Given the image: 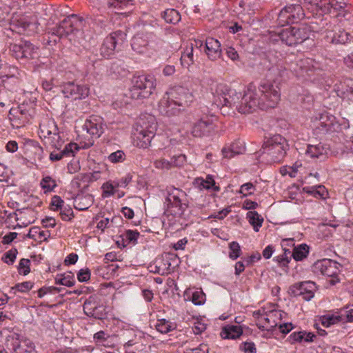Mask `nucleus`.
Masks as SVG:
<instances>
[{"label": "nucleus", "mask_w": 353, "mask_h": 353, "mask_svg": "<svg viewBox=\"0 0 353 353\" xmlns=\"http://www.w3.org/2000/svg\"><path fill=\"white\" fill-rule=\"evenodd\" d=\"M154 165L157 169H170L172 168V163L165 159H159L154 162Z\"/></svg>", "instance_id": "774afa93"}, {"label": "nucleus", "mask_w": 353, "mask_h": 353, "mask_svg": "<svg viewBox=\"0 0 353 353\" xmlns=\"http://www.w3.org/2000/svg\"><path fill=\"white\" fill-rule=\"evenodd\" d=\"M156 79L150 74L134 76L130 89V97L134 99L148 98L155 90Z\"/></svg>", "instance_id": "39448f33"}, {"label": "nucleus", "mask_w": 353, "mask_h": 353, "mask_svg": "<svg viewBox=\"0 0 353 353\" xmlns=\"http://www.w3.org/2000/svg\"><path fill=\"white\" fill-rule=\"evenodd\" d=\"M105 170L106 168L105 165L102 164L101 166L99 165V170L94 169L91 173L78 174L74 179V182L78 185V187H80L79 181L84 182H92L97 181L101 178V174Z\"/></svg>", "instance_id": "7c9ffc66"}, {"label": "nucleus", "mask_w": 353, "mask_h": 353, "mask_svg": "<svg viewBox=\"0 0 353 353\" xmlns=\"http://www.w3.org/2000/svg\"><path fill=\"white\" fill-rule=\"evenodd\" d=\"M309 254V247L306 244H301L292 250L294 259L296 261H303Z\"/></svg>", "instance_id": "a19ab883"}, {"label": "nucleus", "mask_w": 353, "mask_h": 353, "mask_svg": "<svg viewBox=\"0 0 353 353\" xmlns=\"http://www.w3.org/2000/svg\"><path fill=\"white\" fill-rule=\"evenodd\" d=\"M51 31L52 34L57 35L60 38L68 35L66 32V29H65V26L63 25V21L58 26L52 28Z\"/></svg>", "instance_id": "338daca9"}, {"label": "nucleus", "mask_w": 353, "mask_h": 353, "mask_svg": "<svg viewBox=\"0 0 353 353\" xmlns=\"http://www.w3.org/2000/svg\"><path fill=\"white\" fill-rule=\"evenodd\" d=\"M100 303L99 296L97 295L90 296L83 303V311L88 316Z\"/></svg>", "instance_id": "a18cd8bd"}, {"label": "nucleus", "mask_w": 353, "mask_h": 353, "mask_svg": "<svg viewBox=\"0 0 353 353\" xmlns=\"http://www.w3.org/2000/svg\"><path fill=\"white\" fill-rule=\"evenodd\" d=\"M281 99L280 88L275 83L261 81L256 88L250 83L244 94L229 90L227 96H223V105L234 107L241 114L252 113L256 108L261 110L274 108Z\"/></svg>", "instance_id": "f257e3e1"}, {"label": "nucleus", "mask_w": 353, "mask_h": 353, "mask_svg": "<svg viewBox=\"0 0 353 353\" xmlns=\"http://www.w3.org/2000/svg\"><path fill=\"white\" fill-rule=\"evenodd\" d=\"M20 111L19 109L13 108H11L9 111L10 120L12 125H16L17 128L23 126L29 122V120L26 118L25 119V117L21 114Z\"/></svg>", "instance_id": "72a5a7b5"}, {"label": "nucleus", "mask_w": 353, "mask_h": 353, "mask_svg": "<svg viewBox=\"0 0 353 353\" xmlns=\"http://www.w3.org/2000/svg\"><path fill=\"white\" fill-rule=\"evenodd\" d=\"M17 250L11 249L6 252L2 258L3 261L8 264H12L17 257Z\"/></svg>", "instance_id": "0e129e2a"}, {"label": "nucleus", "mask_w": 353, "mask_h": 353, "mask_svg": "<svg viewBox=\"0 0 353 353\" xmlns=\"http://www.w3.org/2000/svg\"><path fill=\"white\" fill-rule=\"evenodd\" d=\"M325 38L327 42L334 44H345L350 41V33L338 26H334L330 30L326 29Z\"/></svg>", "instance_id": "6ab92c4d"}, {"label": "nucleus", "mask_w": 353, "mask_h": 353, "mask_svg": "<svg viewBox=\"0 0 353 353\" xmlns=\"http://www.w3.org/2000/svg\"><path fill=\"white\" fill-rule=\"evenodd\" d=\"M10 50L13 56L17 59L23 58V41H21L19 44H13L11 46Z\"/></svg>", "instance_id": "680f3d73"}, {"label": "nucleus", "mask_w": 353, "mask_h": 353, "mask_svg": "<svg viewBox=\"0 0 353 353\" xmlns=\"http://www.w3.org/2000/svg\"><path fill=\"white\" fill-rule=\"evenodd\" d=\"M204 51L208 58L211 61H216L222 56L221 43L212 37L206 39L204 46Z\"/></svg>", "instance_id": "b1692460"}, {"label": "nucleus", "mask_w": 353, "mask_h": 353, "mask_svg": "<svg viewBox=\"0 0 353 353\" xmlns=\"http://www.w3.org/2000/svg\"><path fill=\"white\" fill-rule=\"evenodd\" d=\"M247 219L254 231L258 232L263 222V217L256 211H250L247 213Z\"/></svg>", "instance_id": "58836bf2"}, {"label": "nucleus", "mask_w": 353, "mask_h": 353, "mask_svg": "<svg viewBox=\"0 0 353 353\" xmlns=\"http://www.w3.org/2000/svg\"><path fill=\"white\" fill-rule=\"evenodd\" d=\"M307 9L314 16H323L324 14H332L334 17L341 15L338 13L347 4L348 0H304Z\"/></svg>", "instance_id": "20e7f679"}, {"label": "nucleus", "mask_w": 353, "mask_h": 353, "mask_svg": "<svg viewBox=\"0 0 353 353\" xmlns=\"http://www.w3.org/2000/svg\"><path fill=\"white\" fill-rule=\"evenodd\" d=\"M6 347L14 353H32L34 343L29 339L20 340L19 334L14 333L7 337Z\"/></svg>", "instance_id": "dca6fc26"}, {"label": "nucleus", "mask_w": 353, "mask_h": 353, "mask_svg": "<svg viewBox=\"0 0 353 353\" xmlns=\"http://www.w3.org/2000/svg\"><path fill=\"white\" fill-rule=\"evenodd\" d=\"M325 273L323 274L325 276L330 277L329 283L331 285H335L339 282V279L337 278L338 274L340 271L339 268L341 265L334 261V264H330Z\"/></svg>", "instance_id": "e433bc0d"}, {"label": "nucleus", "mask_w": 353, "mask_h": 353, "mask_svg": "<svg viewBox=\"0 0 353 353\" xmlns=\"http://www.w3.org/2000/svg\"><path fill=\"white\" fill-rule=\"evenodd\" d=\"M305 17V12L300 4H290L281 10L278 14L279 24L284 26L288 23H298Z\"/></svg>", "instance_id": "9d476101"}, {"label": "nucleus", "mask_w": 353, "mask_h": 353, "mask_svg": "<svg viewBox=\"0 0 353 353\" xmlns=\"http://www.w3.org/2000/svg\"><path fill=\"white\" fill-rule=\"evenodd\" d=\"M243 334V330L239 325H228L225 327L221 332L223 339H235Z\"/></svg>", "instance_id": "473e14b6"}, {"label": "nucleus", "mask_w": 353, "mask_h": 353, "mask_svg": "<svg viewBox=\"0 0 353 353\" xmlns=\"http://www.w3.org/2000/svg\"><path fill=\"white\" fill-rule=\"evenodd\" d=\"M215 131V124L208 118H202L192 124L191 134L194 137L212 135Z\"/></svg>", "instance_id": "a211bd4d"}, {"label": "nucleus", "mask_w": 353, "mask_h": 353, "mask_svg": "<svg viewBox=\"0 0 353 353\" xmlns=\"http://www.w3.org/2000/svg\"><path fill=\"white\" fill-rule=\"evenodd\" d=\"M75 281L73 276L68 275H57L55 278V283L57 285H62L67 287H72L74 285Z\"/></svg>", "instance_id": "09e8293b"}, {"label": "nucleus", "mask_w": 353, "mask_h": 353, "mask_svg": "<svg viewBox=\"0 0 353 353\" xmlns=\"http://www.w3.org/2000/svg\"><path fill=\"white\" fill-rule=\"evenodd\" d=\"M116 181H108L103 184V196L105 197H108L112 195H114L115 193V189L117 188Z\"/></svg>", "instance_id": "8fccbe9b"}, {"label": "nucleus", "mask_w": 353, "mask_h": 353, "mask_svg": "<svg viewBox=\"0 0 353 353\" xmlns=\"http://www.w3.org/2000/svg\"><path fill=\"white\" fill-rule=\"evenodd\" d=\"M80 147L75 143H70L65 145L64 148L59 151H53L50 154V160L52 161H59L64 157H74Z\"/></svg>", "instance_id": "bb28decb"}, {"label": "nucleus", "mask_w": 353, "mask_h": 353, "mask_svg": "<svg viewBox=\"0 0 353 353\" xmlns=\"http://www.w3.org/2000/svg\"><path fill=\"white\" fill-rule=\"evenodd\" d=\"M240 350L244 353H256V345L253 342H243L239 346Z\"/></svg>", "instance_id": "69168bd1"}, {"label": "nucleus", "mask_w": 353, "mask_h": 353, "mask_svg": "<svg viewBox=\"0 0 353 353\" xmlns=\"http://www.w3.org/2000/svg\"><path fill=\"white\" fill-rule=\"evenodd\" d=\"M203 42L199 39L190 40L181 47V64L183 68H188L195 61V57L198 56L197 52L201 50Z\"/></svg>", "instance_id": "9b49d317"}, {"label": "nucleus", "mask_w": 353, "mask_h": 353, "mask_svg": "<svg viewBox=\"0 0 353 353\" xmlns=\"http://www.w3.org/2000/svg\"><path fill=\"white\" fill-rule=\"evenodd\" d=\"M63 21L65 29L69 35L82 27L83 19L76 14H72L65 18Z\"/></svg>", "instance_id": "c756f323"}, {"label": "nucleus", "mask_w": 353, "mask_h": 353, "mask_svg": "<svg viewBox=\"0 0 353 353\" xmlns=\"http://www.w3.org/2000/svg\"><path fill=\"white\" fill-rule=\"evenodd\" d=\"M161 16L165 22L172 24H176L181 20V14L175 9H166L161 12Z\"/></svg>", "instance_id": "4c0bfd02"}, {"label": "nucleus", "mask_w": 353, "mask_h": 353, "mask_svg": "<svg viewBox=\"0 0 353 353\" xmlns=\"http://www.w3.org/2000/svg\"><path fill=\"white\" fill-rule=\"evenodd\" d=\"M30 261L27 259H22L20 260L18 271L20 274L27 275L30 271Z\"/></svg>", "instance_id": "052dcab7"}, {"label": "nucleus", "mask_w": 353, "mask_h": 353, "mask_svg": "<svg viewBox=\"0 0 353 353\" xmlns=\"http://www.w3.org/2000/svg\"><path fill=\"white\" fill-rule=\"evenodd\" d=\"M60 210V216L62 220L68 221L71 220V219L74 216L73 210L70 206H63L61 208Z\"/></svg>", "instance_id": "e2e57ef3"}, {"label": "nucleus", "mask_w": 353, "mask_h": 353, "mask_svg": "<svg viewBox=\"0 0 353 353\" xmlns=\"http://www.w3.org/2000/svg\"><path fill=\"white\" fill-rule=\"evenodd\" d=\"M61 91L65 97L76 100L87 97L90 88L86 85H80L73 81H69L62 85Z\"/></svg>", "instance_id": "f3484780"}, {"label": "nucleus", "mask_w": 353, "mask_h": 353, "mask_svg": "<svg viewBox=\"0 0 353 353\" xmlns=\"http://www.w3.org/2000/svg\"><path fill=\"white\" fill-rule=\"evenodd\" d=\"M311 29L307 24H301L298 27H290L278 32L276 37L289 46H296L303 43L310 37Z\"/></svg>", "instance_id": "0eeeda50"}, {"label": "nucleus", "mask_w": 353, "mask_h": 353, "mask_svg": "<svg viewBox=\"0 0 353 353\" xmlns=\"http://www.w3.org/2000/svg\"><path fill=\"white\" fill-rule=\"evenodd\" d=\"M210 89L212 94L219 98L220 103H223V96H227L229 91L227 85L223 83H215L211 86Z\"/></svg>", "instance_id": "c03bdc74"}, {"label": "nucleus", "mask_w": 353, "mask_h": 353, "mask_svg": "<svg viewBox=\"0 0 353 353\" xmlns=\"http://www.w3.org/2000/svg\"><path fill=\"white\" fill-rule=\"evenodd\" d=\"M139 236V233L137 231L127 230L123 234V240L127 241L128 243L134 245L137 243Z\"/></svg>", "instance_id": "bf43d9fd"}, {"label": "nucleus", "mask_w": 353, "mask_h": 353, "mask_svg": "<svg viewBox=\"0 0 353 353\" xmlns=\"http://www.w3.org/2000/svg\"><path fill=\"white\" fill-rule=\"evenodd\" d=\"M303 190L317 199H324L327 195V190L323 185L305 187Z\"/></svg>", "instance_id": "37998d69"}, {"label": "nucleus", "mask_w": 353, "mask_h": 353, "mask_svg": "<svg viewBox=\"0 0 353 353\" xmlns=\"http://www.w3.org/2000/svg\"><path fill=\"white\" fill-rule=\"evenodd\" d=\"M134 0H108L107 5L108 8L123 9L128 5H132Z\"/></svg>", "instance_id": "603ef678"}, {"label": "nucleus", "mask_w": 353, "mask_h": 353, "mask_svg": "<svg viewBox=\"0 0 353 353\" xmlns=\"http://www.w3.org/2000/svg\"><path fill=\"white\" fill-rule=\"evenodd\" d=\"M48 139L50 141V144H51L52 147L55 148L58 150L61 148L63 144V140L61 139L59 134V130H57V133H54L51 136V139Z\"/></svg>", "instance_id": "6e6d98bb"}, {"label": "nucleus", "mask_w": 353, "mask_h": 353, "mask_svg": "<svg viewBox=\"0 0 353 353\" xmlns=\"http://www.w3.org/2000/svg\"><path fill=\"white\" fill-rule=\"evenodd\" d=\"M159 111L163 115L172 117L179 114L182 110L181 108L168 99V97L165 94L159 102Z\"/></svg>", "instance_id": "393cba45"}, {"label": "nucleus", "mask_w": 353, "mask_h": 353, "mask_svg": "<svg viewBox=\"0 0 353 353\" xmlns=\"http://www.w3.org/2000/svg\"><path fill=\"white\" fill-rule=\"evenodd\" d=\"M37 48L29 41H23V58L34 59L37 55Z\"/></svg>", "instance_id": "49530a36"}, {"label": "nucleus", "mask_w": 353, "mask_h": 353, "mask_svg": "<svg viewBox=\"0 0 353 353\" xmlns=\"http://www.w3.org/2000/svg\"><path fill=\"white\" fill-rule=\"evenodd\" d=\"M330 148L327 145L319 142L317 144H307L305 154L314 160H324L327 157Z\"/></svg>", "instance_id": "4be33fe9"}, {"label": "nucleus", "mask_w": 353, "mask_h": 353, "mask_svg": "<svg viewBox=\"0 0 353 353\" xmlns=\"http://www.w3.org/2000/svg\"><path fill=\"white\" fill-rule=\"evenodd\" d=\"M148 125L141 124L140 129L137 130L134 134V141L139 148H146L151 143L152 139L154 137L157 130V124L154 119L150 117Z\"/></svg>", "instance_id": "ddd939ff"}, {"label": "nucleus", "mask_w": 353, "mask_h": 353, "mask_svg": "<svg viewBox=\"0 0 353 353\" xmlns=\"http://www.w3.org/2000/svg\"><path fill=\"white\" fill-rule=\"evenodd\" d=\"M32 23H30L26 16H16L13 17L10 23V29L12 32H16L19 34L25 33L32 26Z\"/></svg>", "instance_id": "cd10ccee"}, {"label": "nucleus", "mask_w": 353, "mask_h": 353, "mask_svg": "<svg viewBox=\"0 0 353 353\" xmlns=\"http://www.w3.org/2000/svg\"><path fill=\"white\" fill-rule=\"evenodd\" d=\"M88 316L93 317L97 319H102L105 316V307L102 304H99L93 310V312H90L88 315Z\"/></svg>", "instance_id": "4d7b16f0"}, {"label": "nucleus", "mask_w": 353, "mask_h": 353, "mask_svg": "<svg viewBox=\"0 0 353 353\" xmlns=\"http://www.w3.org/2000/svg\"><path fill=\"white\" fill-rule=\"evenodd\" d=\"M154 272L157 273L160 275H165L170 273V263L168 259L160 258L156 259L154 262Z\"/></svg>", "instance_id": "c9c22d12"}, {"label": "nucleus", "mask_w": 353, "mask_h": 353, "mask_svg": "<svg viewBox=\"0 0 353 353\" xmlns=\"http://www.w3.org/2000/svg\"><path fill=\"white\" fill-rule=\"evenodd\" d=\"M315 283L312 281H305L295 283L290 288L291 294L294 296H302L303 299L310 301L314 296Z\"/></svg>", "instance_id": "412c9836"}, {"label": "nucleus", "mask_w": 353, "mask_h": 353, "mask_svg": "<svg viewBox=\"0 0 353 353\" xmlns=\"http://www.w3.org/2000/svg\"><path fill=\"white\" fill-rule=\"evenodd\" d=\"M105 124L101 117L92 115L87 119L82 126L83 130L85 131L90 137L88 141L81 147L88 148L94 143L93 139L99 138L104 132Z\"/></svg>", "instance_id": "1a4fd4ad"}, {"label": "nucleus", "mask_w": 353, "mask_h": 353, "mask_svg": "<svg viewBox=\"0 0 353 353\" xmlns=\"http://www.w3.org/2000/svg\"><path fill=\"white\" fill-rule=\"evenodd\" d=\"M93 202L94 199L91 194L79 193L74 199V207L79 211H83L88 209Z\"/></svg>", "instance_id": "2f4dec72"}, {"label": "nucleus", "mask_w": 353, "mask_h": 353, "mask_svg": "<svg viewBox=\"0 0 353 353\" xmlns=\"http://www.w3.org/2000/svg\"><path fill=\"white\" fill-rule=\"evenodd\" d=\"M241 153V149L237 150L236 143H232L229 147H225L222 149V154L224 158L231 159L236 154Z\"/></svg>", "instance_id": "3c124183"}, {"label": "nucleus", "mask_w": 353, "mask_h": 353, "mask_svg": "<svg viewBox=\"0 0 353 353\" xmlns=\"http://www.w3.org/2000/svg\"><path fill=\"white\" fill-rule=\"evenodd\" d=\"M281 317L279 312L276 310L269 311L262 316L256 325L261 330H271L277 326L276 320Z\"/></svg>", "instance_id": "5701e85b"}, {"label": "nucleus", "mask_w": 353, "mask_h": 353, "mask_svg": "<svg viewBox=\"0 0 353 353\" xmlns=\"http://www.w3.org/2000/svg\"><path fill=\"white\" fill-rule=\"evenodd\" d=\"M330 264H334V261L328 259L317 261L312 265V272L318 276H323Z\"/></svg>", "instance_id": "f704fd0d"}, {"label": "nucleus", "mask_w": 353, "mask_h": 353, "mask_svg": "<svg viewBox=\"0 0 353 353\" xmlns=\"http://www.w3.org/2000/svg\"><path fill=\"white\" fill-rule=\"evenodd\" d=\"M316 339L317 336L313 332L307 331H299L293 332L292 334H290V335L287 339V341L290 344H294L296 343H308L315 341Z\"/></svg>", "instance_id": "a878e982"}, {"label": "nucleus", "mask_w": 353, "mask_h": 353, "mask_svg": "<svg viewBox=\"0 0 353 353\" xmlns=\"http://www.w3.org/2000/svg\"><path fill=\"white\" fill-rule=\"evenodd\" d=\"M163 41L158 38L154 33L149 32H139L134 36L132 40V48L137 53H144L148 46L154 49L161 48Z\"/></svg>", "instance_id": "6e6552de"}, {"label": "nucleus", "mask_w": 353, "mask_h": 353, "mask_svg": "<svg viewBox=\"0 0 353 353\" xmlns=\"http://www.w3.org/2000/svg\"><path fill=\"white\" fill-rule=\"evenodd\" d=\"M342 128L343 124L339 123L334 116L325 112L320 114L314 130L316 134H326L340 132Z\"/></svg>", "instance_id": "4468645a"}, {"label": "nucleus", "mask_w": 353, "mask_h": 353, "mask_svg": "<svg viewBox=\"0 0 353 353\" xmlns=\"http://www.w3.org/2000/svg\"><path fill=\"white\" fill-rule=\"evenodd\" d=\"M176 328V325L165 319H158L156 325L157 331L162 334H167Z\"/></svg>", "instance_id": "79ce46f5"}, {"label": "nucleus", "mask_w": 353, "mask_h": 353, "mask_svg": "<svg viewBox=\"0 0 353 353\" xmlns=\"http://www.w3.org/2000/svg\"><path fill=\"white\" fill-rule=\"evenodd\" d=\"M196 182L201 189L209 190L214 188L215 185L214 180L210 175H208L205 179L198 178L196 179Z\"/></svg>", "instance_id": "de8ad7c7"}, {"label": "nucleus", "mask_w": 353, "mask_h": 353, "mask_svg": "<svg viewBox=\"0 0 353 353\" xmlns=\"http://www.w3.org/2000/svg\"><path fill=\"white\" fill-rule=\"evenodd\" d=\"M125 159V154L122 150H117L108 156V160L113 163L123 162Z\"/></svg>", "instance_id": "13d9d810"}, {"label": "nucleus", "mask_w": 353, "mask_h": 353, "mask_svg": "<svg viewBox=\"0 0 353 353\" xmlns=\"http://www.w3.org/2000/svg\"><path fill=\"white\" fill-rule=\"evenodd\" d=\"M126 34L121 30H117L106 37L100 48L103 57H108L114 51L117 45H121L125 40Z\"/></svg>", "instance_id": "2eb2a0df"}, {"label": "nucleus", "mask_w": 353, "mask_h": 353, "mask_svg": "<svg viewBox=\"0 0 353 353\" xmlns=\"http://www.w3.org/2000/svg\"><path fill=\"white\" fill-rule=\"evenodd\" d=\"M288 149L287 140L282 136L276 134L264 143L259 156L267 163H278L283 161Z\"/></svg>", "instance_id": "7ed1b4c3"}, {"label": "nucleus", "mask_w": 353, "mask_h": 353, "mask_svg": "<svg viewBox=\"0 0 353 353\" xmlns=\"http://www.w3.org/2000/svg\"><path fill=\"white\" fill-rule=\"evenodd\" d=\"M270 62L272 66L269 70L275 76L282 77L284 76L287 70H291L299 77L306 79L312 77L317 74L321 70V63L312 58H295L294 62L290 57L286 60L281 57L279 54V57H269Z\"/></svg>", "instance_id": "f03ea898"}, {"label": "nucleus", "mask_w": 353, "mask_h": 353, "mask_svg": "<svg viewBox=\"0 0 353 353\" xmlns=\"http://www.w3.org/2000/svg\"><path fill=\"white\" fill-rule=\"evenodd\" d=\"M229 248L230 250L229 256L230 259L235 260L236 259L241 253V250L239 244L236 241H232L230 243Z\"/></svg>", "instance_id": "5fc2aeb1"}, {"label": "nucleus", "mask_w": 353, "mask_h": 353, "mask_svg": "<svg viewBox=\"0 0 353 353\" xmlns=\"http://www.w3.org/2000/svg\"><path fill=\"white\" fill-rule=\"evenodd\" d=\"M165 94L168 97V99L172 101L179 108H181L182 111L189 107L194 101L193 94L181 86L172 88Z\"/></svg>", "instance_id": "f8f14e48"}, {"label": "nucleus", "mask_w": 353, "mask_h": 353, "mask_svg": "<svg viewBox=\"0 0 353 353\" xmlns=\"http://www.w3.org/2000/svg\"><path fill=\"white\" fill-rule=\"evenodd\" d=\"M344 315L341 314H326L322 316L321 318V323L324 327H330L332 325L344 322Z\"/></svg>", "instance_id": "ea45409f"}, {"label": "nucleus", "mask_w": 353, "mask_h": 353, "mask_svg": "<svg viewBox=\"0 0 353 353\" xmlns=\"http://www.w3.org/2000/svg\"><path fill=\"white\" fill-rule=\"evenodd\" d=\"M186 193L179 188H171L165 199L166 212L174 217H181L188 208Z\"/></svg>", "instance_id": "423d86ee"}, {"label": "nucleus", "mask_w": 353, "mask_h": 353, "mask_svg": "<svg viewBox=\"0 0 353 353\" xmlns=\"http://www.w3.org/2000/svg\"><path fill=\"white\" fill-rule=\"evenodd\" d=\"M11 70L17 71L16 68L8 66L0 59V78L5 88L14 90V85L19 83V79Z\"/></svg>", "instance_id": "aec40b11"}, {"label": "nucleus", "mask_w": 353, "mask_h": 353, "mask_svg": "<svg viewBox=\"0 0 353 353\" xmlns=\"http://www.w3.org/2000/svg\"><path fill=\"white\" fill-rule=\"evenodd\" d=\"M57 130L54 120L46 119L39 125V135L41 139H51V136L57 133Z\"/></svg>", "instance_id": "c85d7f7f"}, {"label": "nucleus", "mask_w": 353, "mask_h": 353, "mask_svg": "<svg viewBox=\"0 0 353 353\" xmlns=\"http://www.w3.org/2000/svg\"><path fill=\"white\" fill-rule=\"evenodd\" d=\"M41 185L46 192H50L57 186V184L52 178L47 176L42 179Z\"/></svg>", "instance_id": "864d4df0"}]
</instances>
